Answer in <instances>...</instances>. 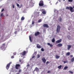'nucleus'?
<instances>
[{
    "label": "nucleus",
    "instance_id": "nucleus-25",
    "mask_svg": "<svg viewBox=\"0 0 74 74\" xmlns=\"http://www.w3.org/2000/svg\"><path fill=\"white\" fill-rule=\"evenodd\" d=\"M36 71H39V69H38V68L36 67Z\"/></svg>",
    "mask_w": 74,
    "mask_h": 74
},
{
    "label": "nucleus",
    "instance_id": "nucleus-28",
    "mask_svg": "<svg viewBox=\"0 0 74 74\" xmlns=\"http://www.w3.org/2000/svg\"><path fill=\"white\" fill-rule=\"evenodd\" d=\"M64 63H68V61L66 60V61H63Z\"/></svg>",
    "mask_w": 74,
    "mask_h": 74
},
{
    "label": "nucleus",
    "instance_id": "nucleus-9",
    "mask_svg": "<svg viewBox=\"0 0 74 74\" xmlns=\"http://www.w3.org/2000/svg\"><path fill=\"white\" fill-rule=\"evenodd\" d=\"M43 26L44 27H47V28H48V27H49V26H48V24H43Z\"/></svg>",
    "mask_w": 74,
    "mask_h": 74
},
{
    "label": "nucleus",
    "instance_id": "nucleus-1",
    "mask_svg": "<svg viewBox=\"0 0 74 74\" xmlns=\"http://www.w3.org/2000/svg\"><path fill=\"white\" fill-rule=\"evenodd\" d=\"M66 10H69V9H70V11L71 12H74V9H73V8H72L71 7H69L67 6L66 8Z\"/></svg>",
    "mask_w": 74,
    "mask_h": 74
},
{
    "label": "nucleus",
    "instance_id": "nucleus-35",
    "mask_svg": "<svg viewBox=\"0 0 74 74\" xmlns=\"http://www.w3.org/2000/svg\"><path fill=\"white\" fill-rule=\"evenodd\" d=\"M49 64V62L47 61L46 62V64Z\"/></svg>",
    "mask_w": 74,
    "mask_h": 74
},
{
    "label": "nucleus",
    "instance_id": "nucleus-55",
    "mask_svg": "<svg viewBox=\"0 0 74 74\" xmlns=\"http://www.w3.org/2000/svg\"><path fill=\"white\" fill-rule=\"evenodd\" d=\"M17 74H19V73H17Z\"/></svg>",
    "mask_w": 74,
    "mask_h": 74
},
{
    "label": "nucleus",
    "instance_id": "nucleus-21",
    "mask_svg": "<svg viewBox=\"0 0 74 74\" xmlns=\"http://www.w3.org/2000/svg\"><path fill=\"white\" fill-rule=\"evenodd\" d=\"M55 41V39L54 38H53V39L52 40V42H54Z\"/></svg>",
    "mask_w": 74,
    "mask_h": 74
},
{
    "label": "nucleus",
    "instance_id": "nucleus-27",
    "mask_svg": "<svg viewBox=\"0 0 74 74\" xmlns=\"http://www.w3.org/2000/svg\"><path fill=\"white\" fill-rule=\"evenodd\" d=\"M68 68V67L67 66H66L64 67V70H66V69H67Z\"/></svg>",
    "mask_w": 74,
    "mask_h": 74
},
{
    "label": "nucleus",
    "instance_id": "nucleus-12",
    "mask_svg": "<svg viewBox=\"0 0 74 74\" xmlns=\"http://www.w3.org/2000/svg\"><path fill=\"white\" fill-rule=\"evenodd\" d=\"M62 41V39H60L57 41H56V43L57 44H58L59 43H60Z\"/></svg>",
    "mask_w": 74,
    "mask_h": 74
},
{
    "label": "nucleus",
    "instance_id": "nucleus-18",
    "mask_svg": "<svg viewBox=\"0 0 74 74\" xmlns=\"http://www.w3.org/2000/svg\"><path fill=\"white\" fill-rule=\"evenodd\" d=\"M16 5L18 7H19V8H21V7H22V5L20 6L18 3H17Z\"/></svg>",
    "mask_w": 74,
    "mask_h": 74
},
{
    "label": "nucleus",
    "instance_id": "nucleus-5",
    "mask_svg": "<svg viewBox=\"0 0 74 74\" xmlns=\"http://www.w3.org/2000/svg\"><path fill=\"white\" fill-rule=\"evenodd\" d=\"M26 51H24L23 52H22V53H21V57H22V56H24L26 55Z\"/></svg>",
    "mask_w": 74,
    "mask_h": 74
},
{
    "label": "nucleus",
    "instance_id": "nucleus-48",
    "mask_svg": "<svg viewBox=\"0 0 74 74\" xmlns=\"http://www.w3.org/2000/svg\"><path fill=\"white\" fill-rule=\"evenodd\" d=\"M34 54H35V55H36L37 54V53L36 52H35L34 53Z\"/></svg>",
    "mask_w": 74,
    "mask_h": 74
},
{
    "label": "nucleus",
    "instance_id": "nucleus-31",
    "mask_svg": "<svg viewBox=\"0 0 74 74\" xmlns=\"http://www.w3.org/2000/svg\"><path fill=\"white\" fill-rule=\"evenodd\" d=\"M42 21V20L41 19H40L38 21V22H41Z\"/></svg>",
    "mask_w": 74,
    "mask_h": 74
},
{
    "label": "nucleus",
    "instance_id": "nucleus-6",
    "mask_svg": "<svg viewBox=\"0 0 74 74\" xmlns=\"http://www.w3.org/2000/svg\"><path fill=\"white\" fill-rule=\"evenodd\" d=\"M21 66V65L19 64H17L15 66V68L16 69H17V70H18L19 69V67H20Z\"/></svg>",
    "mask_w": 74,
    "mask_h": 74
},
{
    "label": "nucleus",
    "instance_id": "nucleus-42",
    "mask_svg": "<svg viewBox=\"0 0 74 74\" xmlns=\"http://www.w3.org/2000/svg\"><path fill=\"white\" fill-rule=\"evenodd\" d=\"M13 54L14 55H16V53H13Z\"/></svg>",
    "mask_w": 74,
    "mask_h": 74
},
{
    "label": "nucleus",
    "instance_id": "nucleus-50",
    "mask_svg": "<svg viewBox=\"0 0 74 74\" xmlns=\"http://www.w3.org/2000/svg\"><path fill=\"white\" fill-rule=\"evenodd\" d=\"M58 1H59V2H60V1H61L60 0H58Z\"/></svg>",
    "mask_w": 74,
    "mask_h": 74
},
{
    "label": "nucleus",
    "instance_id": "nucleus-22",
    "mask_svg": "<svg viewBox=\"0 0 74 74\" xmlns=\"http://www.w3.org/2000/svg\"><path fill=\"white\" fill-rule=\"evenodd\" d=\"M74 61V58L73 57L71 59V62H73Z\"/></svg>",
    "mask_w": 74,
    "mask_h": 74
},
{
    "label": "nucleus",
    "instance_id": "nucleus-10",
    "mask_svg": "<svg viewBox=\"0 0 74 74\" xmlns=\"http://www.w3.org/2000/svg\"><path fill=\"white\" fill-rule=\"evenodd\" d=\"M19 61L20 63L21 64H22V63H23V62H24V61L22 60V59H20Z\"/></svg>",
    "mask_w": 74,
    "mask_h": 74
},
{
    "label": "nucleus",
    "instance_id": "nucleus-49",
    "mask_svg": "<svg viewBox=\"0 0 74 74\" xmlns=\"http://www.w3.org/2000/svg\"><path fill=\"white\" fill-rule=\"evenodd\" d=\"M29 66H30V65H29V64H28L27 65V67H29Z\"/></svg>",
    "mask_w": 74,
    "mask_h": 74
},
{
    "label": "nucleus",
    "instance_id": "nucleus-34",
    "mask_svg": "<svg viewBox=\"0 0 74 74\" xmlns=\"http://www.w3.org/2000/svg\"><path fill=\"white\" fill-rule=\"evenodd\" d=\"M40 55L39 54H38V56H37V58H40Z\"/></svg>",
    "mask_w": 74,
    "mask_h": 74
},
{
    "label": "nucleus",
    "instance_id": "nucleus-17",
    "mask_svg": "<svg viewBox=\"0 0 74 74\" xmlns=\"http://www.w3.org/2000/svg\"><path fill=\"white\" fill-rule=\"evenodd\" d=\"M47 45L50 46V47H53V45L51 44L50 43H47Z\"/></svg>",
    "mask_w": 74,
    "mask_h": 74
},
{
    "label": "nucleus",
    "instance_id": "nucleus-24",
    "mask_svg": "<svg viewBox=\"0 0 74 74\" xmlns=\"http://www.w3.org/2000/svg\"><path fill=\"white\" fill-rule=\"evenodd\" d=\"M25 19V17H23V16L21 17V21H23Z\"/></svg>",
    "mask_w": 74,
    "mask_h": 74
},
{
    "label": "nucleus",
    "instance_id": "nucleus-29",
    "mask_svg": "<svg viewBox=\"0 0 74 74\" xmlns=\"http://www.w3.org/2000/svg\"><path fill=\"white\" fill-rule=\"evenodd\" d=\"M41 51H42L43 52V51H44V48H42L41 49Z\"/></svg>",
    "mask_w": 74,
    "mask_h": 74
},
{
    "label": "nucleus",
    "instance_id": "nucleus-54",
    "mask_svg": "<svg viewBox=\"0 0 74 74\" xmlns=\"http://www.w3.org/2000/svg\"><path fill=\"white\" fill-rule=\"evenodd\" d=\"M54 52H56V51H54Z\"/></svg>",
    "mask_w": 74,
    "mask_h": 74
},
{
    "label": "nucleus",
    "instance_id": "nucleus-20",
    "mask_svg": "<svg viewBox=\"0 0 74 74\" xmlns=\"http://www.w3.org/2000/svg\"><path fill=\"white\" fill-rule=\"evenodd\" d=\"M29 39L30 41L31 42H32V38H31V36H29Z\"/></svg>",
    "mask_w": 74,
    "mask_h": 74
},
{
    "label": "nucleus",
    "instance_id": "nucleus-13",
    "mask_svg": "<svg viewBox=\"0 0 74 74\" xmlns=\"http://www.w3.org/2000/svg\"><path fill=\"white\" fill-rule=\"evenodd\" d=\"M67 49L68 50H69L71 48V45H67Z\"/></svg>",
    "mask_w": 74,
    "mask_h": 74
},
{
    "label": "nucleus",
    "instance_id": "nucleus-16",
    "mask_svg": "<svg viewBox=\"0 0 74 74\" xmlns=\"http://www.w3.org/2000/svg\"><path fill=\"white\" fill-rule=\"evenodd\" d=\"M55 57L56 59H59V58H60V56H58V55H56Z\"/></svg>",
    "mask_w": 74,
    "mask_h": 74
},
{
    "label": "nucleus",
    "instance_id": "nucleus-11",
    "mask_svg": "<svg viewBox=\"0 0 74 74\" xmlns=\"http://www.w3.org/2000/svg\"><path fill=\"white\" fill-rule=\"evenodd\" d=\"M41 10V11H42V13L43 14H44V15H45L46 14V12L45 11V10H43L44 9H42Z\"/></svg>",
    "mask_w": 74,
    "mask_h": 74
},
{
    "label": "nucleus",
    "instance_id": "nucleus-26",
    "mask_svg": "<svg viewBox=\"0 0 74 74\" xmlns=\"http://www.w3.org/2000/svg\"><path fill=\"white\" fill-rule=\"evenodd\" d=\"M62 18H61V17H60V18L59 19V20L60 22H61V21H62Z\"/></svg>",
    "mask_w": 74,
    "mask_h": 74
},
{
    "label": "nucleus",
    "instance_id": "nucleus-30",
    "mask_svg": "<svg viewBox=\"0 0 74 74\" xmlns=\"http://www.w3.org/2000/svg\"><path fill=\"white\" fill-rule=\"evenodd\" d=\"M73 0H68V1L69 2H73Z\"/></svg>",
    "mask_w": 74,
    "mask_h": 74
},
{
    "label": "nucleus",
    "instance_id": "nucleus-23",
    "mask_svg": "<svg viewBox=\"0 0 74 74\" xmlns=\"http://www.w3.org/2000/svg\"><path fill=\"white\" fill-rule=\"evenodd\" d=\"M70 53L69 52L66 53V55H67V56H69V55H70Z\"/></svg>",
    "mask_w": 74,
    "mask_h": 74
},
{
    "label": "nucleus",
    "instance_id": "nucleus-41",
    "mask_svg": "<svg viewBox=\"0 0 74 74\" xmlns=\"http://www.w3.org/2000/svg\"><path fill=\"white\" fill-rule=\"evenodd\" d=\"M21 70L20 69L19 70L18 72L21 73Z\"/></svg>",
    "mask_w": 74,
    "mask_h": 74
},
{
    "label": "nucleus",
    "instance_id": "nucleus-44",
    "mask_svg": "<svg viewBox=\"0 0 74 74\" xmlns=\"http://www.w3.org/2000/svg\"><path fill=\"white\" fill-rule=\"evenodd\" d=\"M14 33L15 34H16L17 33V31H15Z\"/></svg>",
    "mask_w": 74,
    "mask_h": 74
},
{
    "label": "nucleus",
    "instance_id": "nucleus-19",
    "mask_svg": "<svg viewBox=\"0 0 74 74\" xmlns=\"http://www.w3.org/2000/svg\"><path fill=\"white\" fill-rule=\"evenodd\" d=\"M62 66L60 65L58 66V68L59 69H62Z\"/></svg>",
    "mask_w": 74,
    "mask_h": 74
},
{
    "label": "nucleus",
    "instance_id": "nucleus-38",
    "mask_svg": "<svg viewBox=\"0 0 74 74\" xmlns=\"http://www.w3.org/2000/svg\"><path fill=\"white\" fill-rule=\"evenodd\" d=\"M70 57L71 58H73V55H71L70 56Z\"/></svg>",
    "mask_w": 74,
    "mask_h": 74
},
{
    "label": "nucleus",
    "instance_id": "nucleus-39",
    "mask_svg": "<svg viewBox=\"0 0 74 74\" xmlns=\"http://www.w3.org/2000/svg\"><path fill=\"white\" fill-rule=\"evenodd\" d=\"M3 14L1 13V16L3 17Z\"/></svg>",
    "mask_w": 74,
    "mask_h": 74
},
{
    "label": "nucleus",
    "instance_id": "nucleus-52",
    "mask_svg": "<svg viewBox=\"0 0 74 74\" xmlns=\"http://www.w3.org/2000/svg\"><path fill=\"white\" fill-rule=\"evenodd\" d=\"M6 16H8V14L6 15Z\"/></svg>",
    "mask_w": 74,
    "mask_h": 74
},
{
    "label": "nucleus",
    "instance_id": "nucleus-45",
    "mask_svg": "<svg viewBox=\"0 0 74 74\" xmlns=\"http://www.w3.org/2000/svg\"><path fill=\"white\" fill-rule=\"evenodd\" d=\"M12 7L13 8H14V5H12Z\"/></svg>",
    "mask_w": 74,
    "mask_h": 74
},
{
    "label": "nucleus",
    "instance_id": "nucleus-37",
    "mask_svg": "<svg viewBox=\"0 0 74 74\" xmlns=\"http://www.w3.org/2000/svg\"><path fill=\"white\" fill-rule=\"evenodd\" d=\"M11 58L12 59H13V58H14V56H12L11 57Z\"/></svg>",
    "mask_w": 74,
    "mask_h": 74
},
{
    "label": "nucleus",
    "instance_id": "nucleus-2",
    "mask_svg": "<svg viewBox=\"0 0 74 74\" xmlns=\"http://www.w3.org/2000/svg\"><path fill=\"white\" fill-rule=\"evenodd\" d=\"M61 28V27L60 25H58L57 26L56 29V32L57 33H59V32H60V29Z\"/></svg>",
    "mask_w": 74,
    "mask_h": 74
},
{
    "label": "nucleus",
    "instance_id": "nucleus-32",
    "mask_svg": "<svg viewBox=\"0 0 74 74\" xmlns=\"http://www.w3.org/2000/svg\"><path fill=\"white\" fill-rule=\"evenodd\" d=\"M34 21H32V25H34Z\"/></svg>",
    "mask_w": 74,
    "mask_h": 74
},
{
    "label": "nucleus",
    "instance_id": "nucleus-36",
    "mask_svg": "<svg viewBox=\"0 0 74 74\" xmlns=\"http://www.w3.org/2000/svg\"><path fill=\"white\" fill-rule=\"evenodd\" d=\"M4 11V8H3V9L2 10H1V12H3Z\"/></svg>",
    "mask_w": 74,
    "mask_h": 74
},
{
    "label": "nucleus",
    "instance_id": "nucleus-33",
    "mask_svg": "<svg viewBox=\"0 0 74 74\" xmlns=\"http://www.w3.org/2000/svg\"><path fill=\"white\" fill-rule=\"evenodd\" d=\"M69 73H71V74H73V72L72 71H69Z\"/></svg>",
    "mask_w": 74,
    "mask_h": 74
},
{
    "label": "nucleus",
    "instance_id": "nucleus-14",
    "mask_svg": "<svg viewBox=\"0 0 74 74\" xmlns=\"http://www.w3.org/2000/svg\"><path fill=\"white\" fill-rule=\"evenodd\" d=\"M36 47L37 48H42L41 46H40V45H39V44H37Z\"/></svg>",
    "mask_w": 74,
    "mask_h": 74
},
{
    "label": "nucleus",
    "instance_id": "nucleus-46",
    "mask_svg": "<svg viewBox=\"0 0 74 74\" xmlns=\"http://www.w3.org/2000/svg\"><path fill=\"white\" fill-rule=\"evenodd\" d=\"M51 73V71H48L47 72V73Z\"/></svg>",
    "mask_w": 74,
    "mask_h": 74
},
{
    "label": "nucleus",
    "instance_id": "nucleus-51",
    "mask_svg": "<svg viewBox=\"0 0 74 74\" xmlns=\"http://www.w3.org/2000/svg\"><path fill=\"white\" fill-rule=\"evenodd\" d=\"M58 2H57L56 4H58Z\"/></svg>",
    "mask_w": 74,
    "mask_h": 74
},
{
    "label": "nucleus",
    "instance_id": "nucleus-15",
    "mask_svg": "<svg viewBox=\"0 0 74 74\" xmlns=\"http://www.w3.org/2000/svg\"><path fill=\"white\" fill-rule=\"evenodd\" d=\"M63 45L61 43H59L58 44L57 46L59 47H62Z\"/></svg>",
    "mask_w": 74,
    "mask_h": 74
},
{
    "label": "nucleus",
    "instance_id": "nucleus-47",
    "mask_svg": "<svg viewBox=\"0 0 74 74\" xmlns=\"http://www.w3.org/2000/svg\"><path fill=\"white\" fill-rule=\"evenodd\" d=\"M32 59H33V58H30V60H32Z\"/></svg>",
    "mask_w": 74,
    "mask_h": 74
},
{
    "label": "nucleus",
    "instance_id": "nucleus-40",
    "mask_svg": "<svg viewBox=\"0 0 74 74\" xmlns=\"http://www.w3.org/2000/svg\"><path fill=\"white\" fill-rule=\"evenodd\" d=\"M35 58V56H32V59H33V58Z\"/></svg>",
    "mask_w": 74,
    "mask_h": 74
},
{
    "label": "nucleus",
    "instance_id": "nucleus-7",
    "mask_svg": "<svg viewBox=\"0 0 74 74\" xmlns=\"http://www.w3.org/2000/svg\"><path fill=\"white\" fill-rule=\"evenodd\" d=\"M42 60L44 63H46V61L47 60L46 59H45V57H43L42 58Z\"/></svg>",
    "mask_w": 74,
    "mask_h": 74
},
{
    "label": "nucleus",
    "instance_id": "nucleus-53",
    "mask_svg": "<svg viewBox=\"0 0 74 74\" xmlns=\"http://www.w3.org/2000/svg\"><path fill=\"white\" fill-rule=\"evenodd\" d=\"M63 1H65V0H63Z\"/></svg>",
    "mask_w": 74,
    "mask_h": 74
},
{
    "label": "nucleus",
    "instance_id": "nucleus-8",
    "mask_svg": "<svg viewBox=\"0 0 74 74\" xmlns=\"http://www.w3.org/2000/svg\"><path fill=\"white\" fill-rule=\"evenodd\" d=\"M40 34V32H36L35 34V36H38V35H39Z\"/></svg>",
    "mask_w": 74,
    "mask_h": 74
},
{
    "label": "nucleus",
    "instance_id": "nucleus-4",
    "mask_svg": "<svg viewBox=\"0 0 74 74\" xmlns=\"http://www.w3.org/2000/svg\"><path fill=\"white\" fill-rule=\"evenodd\" d=\"M11 63H12L10 62L7 65L6 68L7 70H8V69H9V68H10V64H11Z\"/></svg>",
    "mask_w": 74,
    "mask_h": 74
},
{
    "label": "nucleus",
    "instance_id": "nucleus-43",
    "mask_svg": "<svg viewBox=\"0 0 74 74\" xmlns=\"http://www.w3.org/2000/svg\"><path fill=\"white\" fill-rule=\"evenodd\" d=\"M3 45V47H5V44L4 43L2 45Z\"/></svg>",
    "mask_w": 74,
    "mask_h": 74
},
{
    "label": "nucleus",
    "instance_id": "nucleus-3",
    "mask_svg": "<svg viewBox=\"0 0 74 74\" xmlns=\"http://www.w3.org/2000/svg\"><path fill=\"white\" fill-rule=\"evenodd\" d=\"M39 5L40 7H42L44 5V2L42 1H40L39 3Z\"/></svg>",
    "mask_w": 74,
    "mask_h": 74
}]
</instances>
